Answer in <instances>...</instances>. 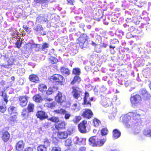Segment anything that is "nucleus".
I'll return each instance as SVG.
<instances>
[{"instance_id": "a19ab883", "label": "nucleus", "mask_w": 151, "mask_h": 151, "mask_svg": "<svg viewBox=\"0 0 151 151\" xmlns=\"http://www.w3.org/2000/svg\"><path fill=\"white\" fill-rule=\"evenodd\" d=\"M49 61L52 63L53 64L56 63L58 62V60L56 58L51 57L49 58Z\"/></svg>"}, {"instance_id": "473e14b6", "label": "nucleus", "mask_w": 151, "mask_h": 151, "mask_svg": "<svg viewBox=\"0 0 151 151\" xmlns=\"http://www.w3.org/2000/svg\"><path fill=\"white\" fill-rule=\"evenodd\" d=\"M6 110L5 105L3 104L1 102H0V112L4 113L5 111Z\"/></svg>"}, {"instance_id": "e433bc0d", "label": "nucleus", "mask_w": 151, "mask_h": 151, "mask_svg": "<svg viewBox=\"0 0 151 151\" xmlns=\"http://www.w3.org/2000/svg\"><path fill=\"white\" fill-rule=\"evenodd\" d=\"M38 151H46V147L43 145H41L39 146L37 148Z\"/></svg>"}, {"instance_id": "6ab92c4d", "label": "nucleus", "mask_w": 151, "mask_h": 151, "mask_svg": "<svg viewBox=\"0 0 151 151\" xmlns=\"http://www.w3.org/2000/svg\"><path fill=\"white\" fill-rule=\"evenodd\" d=\"M113 138L114 139H116L119 137L121 134L120 132L118 130L115 129L113 130Z\"/></svg>"}, {"instance_id": "cd10ccee", "label": "nucleus", "mask_w": 151, "mask_h": 151, "mask_svg": "<svg viewBox=\"0 0 151 151\" xmlns=\"http://www.w3.org/2000/svg\"><path fill=\"white\" fill-rule=\"evenodd\" d=\"M54 112L61 115H64V114H65V112H66V111L65 109L61 108L55 110Z\"/></svg>"}, {"instance_id": "37998d69", "label": "nucleus", "mask_w": 151, "mask_h": 151, "mask_svg": "<svg viewBox=\"0 0 151 151\" xmlns=\"http://www.w3.org/2000/svg\"><path fill=\"white\" fill-rule=\"evenodd\" d=\"M34 29L35 30L38 32H40L41 31L43 30V28L40 25H37Z\"/></svg>"}, {"instance_id": "f3484780", "label": "nucleus", "mask_w": 151, "mask_h": 151, "mask_svg": "<svg viewBox=\"0 0 151 151\" xmlns=\"http://www.w3.org/2000/svg\"><path fill=\"white\" fill-rule=\"evenodd\" d=\"M81 78L79 76H75L71 83V84L73 85L76 83H79L81 81Z\"/></svg>"}, {"instance_id": "4c0bfd02", "label": "nucleus", "mask_w": 151, "mask_h": 151, "mask_svg": "<svg viewBox=\"0 0 151 151\" xmlns=\"http://www.w3.org/2000/svg\"><path fill=\"white\" fill-rule=\"evenodd\" d=\"M2 96L3 97L4 101L5 102L6 104H7L8 101V97L5 91L2 92Z\"/></svg>"}, {"instance_id": "680f3d73", "label": "nucleus", "mask_w": 151, "mask_h": 151, "mask_svg": "<svg viewBox=\"0 0 151 151\" xmlns=\"http://www.w3.org/2000/svg\"><path fill=\"white\" fill-rule=\"evenodd\" d=\"M32 48H37L39 47L40 45L39 44H35L34 43L32 44Z\"/></svg>"}, {"instance_id": "72a5a7b5", "label": "nucleus", "mask_w": 151, "mask_h": 151, "mask_svg": "<svg viewBox=\"0 0 151 151\" xmlns=\"http://www.w3.org/2000/svg\"><path fill=\"white\" fill-rule=\"evenodd\" d=\"M71 109L76 111H77L80 109V107L77 104H75L72 106Z\"/></svg>"}, {"instance_id": "c756f323", "label": "nucleus", "mask_w": 151, "mask_h": 151, "mask_svg": "<svg viewBox=\"0 0 151 151\" xmlns=\"http://www.w3.org/2000/svg\"><path fill=\"white\" fill-rule=\"evenodd\" d=\"M48 120L55 123L58 122L59 121V118L58 117L55 116H53L50 118H49Z\"/></svg>"}, {"instance_id": "2eb2a0df", "label": "nucleus", "mask_w": 151, "mask_h": 151, "mask_svg": "<svg viewBox=\"0 0 151 151\" xmlns=\"http://www.w3.org/2000/svg\"><path fill=\"white\" fill-rule=\"evenodd\" d=\"M24 144L22 141H20L16 144V149L18 151H22L24 147Z\"/></svg>"}, {"instance_id": "79ce46f5", "label": "nucleus", "mask_w": 151, "mask_h": 151, "mask_svg": "<svg viewBox=\"0 0 151 151\" xmlns=\"http://www.w3.org/2000/svg\"><path fill=\"white\" fill-rule=\"evenodd\" d=\"M108 133V131L106 128H104L101 131V133L102 136L106 135Z\"/></svg>"}, {"instance_id": "7c9ffc66", "label": "nucleus", "mask_w": 151, "mask_h": 151, "mask_svg": "<svg viewBox=\"0 0 151 151\" xmlns=\"http://www.w3.org/2000/svg\"><path fill=\"white\" fill-rule=\"evenodd\" d=\"M29 112L26 109H23L22 110V115L24 117L27 118L29 115Z\"/></svg>"}, {"instance_id": "c03bdc74", "label": "nucleus", "mask_w": 151, "mask_h": 151, "mask_svg": "<svg viewBox=\"0 0 151 151\" xmlns=\"http://www.w3.org/2000/svg\"><path fill=\"white\" fill-rule=\"evenodd\" d=\"M94 125L95 127H97L100 123V121L96 118H95L93 120Z\"/></svg>"}, {"instance_id": "a211bd4d", "label": "nucleus", "mask_w": 151, "mask_h": 151, "mask_svg": "<svg viewBox=\"0 0 151 151\" xmlns=\"http://www.w3.org/2000/svg\"><path fill=\"white\" fill-rule=\"evenodd\" d=\"M65 122L63 121L56 124L55 125V127L58 129L64 128L65 127Z\"/></svg>"}, {"instance_id": "13d9d810", "label": "nucleus", "mask_w": 151, "mask_h": 151, "mask_svg": "<svg viewBox=\"0 0 151 151\" xmlns=\"http://www.w3.org/2000/svg\"><path fill=\"white\" fill-rule=\"evenodd\" d=\"M137 130L136 129H135L134 131V133L135 134H136L138 133H139L140 131V129H139V127H137Z\"/></svg>"}, {"instance_id": "c9c22d12", "label": "nucleus", "mask_w": 151, "mask_h": 151, "mask_svg": "<svg viewBox=\"0 0 151 151\" xmlns=\"http://www.w3.org/2000/svg\"><path fill=\"white\" fill-rule=\"evenodd\" d=\"M73 140L71 138H69L65 141V146H70L71 145Z\"/></svg>"}, {"instance_id": "e2e57ef3", "label": "nucleus", "mask_w": 151, "mask_h": 151, "mask_svg": "<svg viewBox=\"0 0 151 151\" xmlns=\"http://www.w3.org/2000/svg\"><path fill=\"white\" fill-rule=\"evenodd\" d=\"M68 3L71 5H73V3L75 2L74 0H67Z\"/></svg>"}, {"instance_id": "c85d7f7f", "label": "nucleus", "mask_w": 151, "mask_h": 151, "mask_svg": "<svg viewBox=\"0 0 151 151\" xmlns=\"http://www.w3.org/2000/svg\"><path fill=\"white\" fill-rule=\"evenodd\" d=\"M39 90L42 92L46 91L47 87L46 86L43 84H40L38 88Z\"/></svg>"}, {"instance_id": "052dcab7", "label": "nucleus", "mask_w": 151, "mask_h": 151, "mask_svg": "<svg viewBox=\"0 0 151 151\" xmlns=\"http://www.w3.org/2000/svg\"><path fill=\"white\" fill-rule=\"evenodd\" d=\"M11 65L10 64H7L6 65H1L2 67H4L5 68H10Z\"/></svg>"}, {"instance_id": "a878e982", "label": "nucleus", "mask_w": 151, "mask_h": 151, "mask_svg": "<svg viewBox=\"0 0 151 151\" xmlns=\"http://www.w3.org/2000/svg\"><path fill=\"white\" fill-rule=\"evenodd\" d=\"M73 74L76 76H79L80 75L81 72L80 68H73L72 71Z\"/></svg>"}, {"instance_id": "de8ad7c7", "label": "nucleus", "mask_w": 151, "mask_h": 151, "mask_svg": "<svg viewBox=\"0 0 151 151\" xmlns=\"http://www.w3.org/2000/svg\"><path fill=\"white\" fill-rule=\"evenodd\" d=\"M17 116L15 115H14L10 117L9 119L10 121L12 122H14L17 121Z\"/></svg>"}, {"instance_id": "774afa93", "label": "nucleus", "mask_w": 151, "mask_h": 151, "mask_svg": "<svg viewBox=\"0 0 151 151\" xmlns=\"http://www.w3.org/2000/svg\"><path fill=\"white\" fill-rule=\"evenodd\" d=\"M23 27L26 31H27V30L28 29V27L26 25H24L23 26Z\"/></svg>"}, {"instance_id": "aec40b11", "label": "nucleus", "mask_w": 151, "mask_h": 151, "mask_svg": "<svg viewBox=\"0 0 151 151\" xmlns=\"http://www.w3.org/2000/svg\"><path fill=\"white\" fill-rule=\"evenodd\" d=\"M29 78L30 81L33 82L37 83L39 81L38 77L34 74L30 75L29 77Z\"/></svg>"}, {"instance_id": "0eeeda50", "label": "nucleus", "mask_w": 151, "mask_h": 151, "mask_svg": "<svg viewBox=\"0 0 151 151\" xmlns=\"http://www.w3.org/2000/svg\"><path fill=\"white\" fill-rule=\"evenodd\" d=\"M93 115V114L92 111L88 109H83V113L81 114L82 116L88 119L91 118Z\"/></svg>"}, {"instance_id": "338daca9", "label": "nucleus", "mask_w": 151, "mask_h": 151, "mask_svg": "<svg viewBox=\"0 0 151 151\" xmlns=\"http://www.w3.org/2000/svg\"><path fill=\"white\" fill-rule=\"evenodd\" d=\"M28 65H30V66H32V68H34L35 66V65L34 64L32 63V62H29L28 63Z\"/></svg>"}, {"instance_id": "864d4df0", "label": "nucleus", "mask_w": 151, "mask_h": 151, "mask_svg": "<svg viewBox=\"0 0 151 151\" xmlns=\"http://www.w3.org/2000/svg\"><path fill=\"white\" fill-rule=\"evenodd\" d=\"M49 46V44L46 43H44L42 45V50L45 49L47 48H48Z\"/></svg>"}, {"instance_id": "4d7b16f0", "label": "nucleus", "mask_w": 151, "mask_h": 151, "mask_svg": "<svg viewBox=\"0 0 151 151\" xmlns=\"http://www.w3.org/2000/svg\"><path fill=\"white\" fill-rule=\"evenodd\" d=\"M118 42L117 40L116 39H114L113 40H111L110 43L111 45L115 44L116 43Z\"/></svg>"}, {"instance_id": "a18cd8bd", "label": "nucleus", "mask_w": 151, "mask_h": 151, "mask_svg": "<svg viewBox=\"0 0 151 151\" xmlns=\"http://www.w3.org/2000/svg\"><path fill=\"white\" fill-rule=\"evenodd\" d=\"M140 93L144 97H147V93L145 89H142L140 91Z\"/></svg>"}, {"instance_id": "1a4fd4ad", "label": "nucleus", "mask_w": 151, "mask_h": 151, "mask_svg": "<svg viewBox=\"0 0 151 151\" xmlns=\"http://www.w3.org/2000/svg\"><path fill=\"white\" fill-rule=\"evenodd\" d=\"M29 98L26 96H21L19 97V104L22 107L26 106L28 102L27 99Z\"/></svg>"}, {"instance_id": "49530a36", "label": "nucleus", "mask_w": 151, "mask_h": 151, "mask_svg": "<svg viewBox=\"0 0 151 151\" xmlns=\"http://www.w3.org/2000/svg\"><path fill=\"white\" fill-rule=\"evenodd\" d=\"M22 43V42L20 39L18 40L15 44L16 47L18 48H20L21 46Z\"/></svg>"}, {"instance_id": "20e7f679", "label": "nucleus", "mask_w": 151, "mask_h": 151, "mask_svg": "<svg viewBox=\"0 0 151 151\" xmlns=\"http://www.w3.org/2000/svg\"><path fill=\"white\" fill-rule=\"evenodd\" d=\"M130 101L132 106L134 107L137 104L141 102V98L139 95H136L131 97Z\"/></svg>"}, {"instance_id": "4468645a", "label": "nucleus", "mask_w": 151, "mask_h": 151, "mask_svg": "<svg viewBox=\"0 0 151 151\" xmlns=\"http://www.w3.org/2000/svg\"><path fill=\"white\" fill-rule=\"evenodd\" d=\"M89 93L87 92H85V96L84 98V103L85 104L87 105L88 107L91 106V104L90 102L88 101L89 99Z\"/></svg>"}, {"instance_id": "69168bd1", "label": "nucleus", "mask_w": 151, "mask_h": 151, "mask_svg": "<svg viewBox=\"0 0 151 151\" xmlns=\"http://www.w3.org/2000/svg\"><path fill=\"white\" fill-rule=\"evenodd\" d=\"M86 148L85 147H81L79 148L78 151H86Z\"/></svg>"}, {"instance_id": "bb28decb", "label": "nucleus", "mask_w": 151, "mask_h": 151, "mask_svg": "<svg viewBox=\"0 0 151 151\" xmlns=\"http://www.w3.org/2000/svg\"><path fill=\"white\" fill-rule=\"evenodd\" d=\"M143 134L145 136L148 137H151V129H147L143 132Z\"/></svg>"}, {"instance_id": "423d86ee", "label": "nucleus", "mask_w": 151, "mask_h": 151, "mask_svg": "<svg viewBox=\"0 0 151 151\" xmlns=\"http://www.w3.org/2000/svg\"><path fill=\"white\" fill-rule=\"evenodd\" d=\"M87 124V122L85 120L83 121L78 124V130L81 133H85L86 132V127Z\"/></svg>"}, {"instance_id": "9d476101", "label": "nucleus", "mask_w": 151, "mask_h": 151, "mask_svg": "<svg viewBox=\"0 0 151 151\" xmlns=\"http://www.w3.org/2000/svg\"><path fill=\"white\" fill-rule=\"evenodd\" d=\"M101 104L103 106L106 107L111 106L112 104L111 99L109 98H105L103 99Z\"/></svg>"}, {"instance_id": "4be33fe9", "label": "nucleus", "mask_w": 151, "mask_h": 151, "mask_svg": "<svg viewBox=\"0 0 151 151\" xmlns=\"http://www.w3.org/2000/svg\"><path fill=\"white\" fill-rule=\"evenodd\" d=\"M10 137V134L7 132H5L3 134L2 139L4 142H7L9 140Z\"/></svg>"}, {"instance_id": "6e6552de", "label": "nucleus", "mask_w": 151, "mask_h": 151, "mask_svg": "<svg viewBox=\"0 0 151 151\" xmlns=\"http://www.w3.org/2000/svg\"><path fill=\"white\" fill-rule=\"evenodd\" d=\"M72 89H73L72 93L73 97L76 99H78L80 97L81 93L80 89L74 86L72 87Z\"/></svg>"}, {"instance_id": "5701e85b", "label": "nucleus", "mask_w": 151, "mask_h": 151, "mask_svg": "<svg viewBox=\"0 0 151 151\" xmlns=\"http://www.w3.org/2000/svg\"><path fill=\"white\" fill-rule=\"evenodd\" d=\"M9 114H11L17 113V108L13 106H10L8 109Z\"/></svg>"}, {"instance_id": "3c124183", "label": "nucleus", "mask_w": 151, "mask_h": 151, "mask_svg": "<svg viewBox=\"0 0 151 151\" xmlns=\"http://www.w3.org/2000/svg\"><path fill=\"white\" fill-rule=\"evenodd\" d=\"M18 35L17 32L16 30L13 31V32L11 33V35L15 38H17V37H18Z\"/></svg>"}, {"instance_id": "2f4dec72", "label": "nucleus", "mask_w": 151, "mask_h": 151, "mask_svg": "<svg viewBox=\"0 0 151 151\" xmlns=\"http://www.w3.org/2000/svg\"><path fill=\"white\" fill-rule=\"evenodd\" d=\"M25 72V69L22 68H19L17 71V73L20 76H22L24 75Z\"/></svg>"}, {"instance_id": "5fc2aeb1", "label": "nucleus", "mask_w": 151, "mask_h": 151, "mask_svg": "<svg viewBox=\"0 0 151 151\" xmlns=\"http://www.w3.org/2000/svg\"><path fill=\"white\" fill-rule=\"evenodd\" d=\"M50 142L49 141V140L47 139L44 142V145L46 147L48 146H50Z\"/></svg>"}, {"instance_id": "ddd939ff", "label": "nucleus", "mask_w": 151, "mask_h": 151, "mask_svg": "<svg viewBox=\"0 0 151 151\" xmlns=\"http://www.w3.org/2000/svg\"><path fill=\"white\" fill-rule=\"evenodd\" d=\"M73 141L75 144L79 145H84L85 143V139L79 138L77 137H76L74 138Z\"/></svg>"}, {"instance_id": "dca6fc26", "label": "nucleus", "mask_w": 151, "mask_h": 151, "mask_svg": "<svg viewBox=\"0 0 151 151\" xmlns=\"http://www.w3.org/2000/svg\"><path fill=\"white\" fill-rule=\"evenodd\" d=\"M68 136V134L66 132H60L58 134V137L60 139H65Z\"/></svg>"}, {"instance_id": "0e129e2a", "label": "nucleus", "mask_w": 151, "mask_h": 151, "mask_svg": "<svg viewBox=\"0 0 151 151\" xmlns=\"http://www.w3.org/2000/svg\"><path fill=\"white\" fill-rule=\"evenodd\" d=\"M115 117V116H114L112 115V114L110 115L109 116V119L110 120H113L114 119Z\"/></svg>"}, {"instance_id": "7ed1b4c3", "label": "nucleus", "mask_w": 151, "mask_h": 151, "mask_svg": "<svg viewBox=\"0 0 151 151\" xmlns=\"http://www.w3.org/2000/svg\"><path fill=\"white\" fill-rule=\"evenodd\" d=\"M88 37L86 34L81 35L77 40V42L81 48L86 47L87 46V41Z\"/></svg>"}, {"instance_id": "f03ea898", "label": "nucleus", "mask_w": 151, "mask_h": 151, "mask_svg": "<svg viewBox=\"0 0 151 151\" xmlns=\"http://www.w3.org/2000/svg\"><path fill=\"white\" fill-rule=\"evenodd\" d=\"M89 144L92 146L100 147L102 146L106 141V139H99L96 136H94L90 138Z\"/></svg>"}, {"instance_id": "f8f14e48", "label": "nucleus", "mask_w": 151, "mask_h": 151, "mask_svg": "<svg viewBox=\"0 0 151 151\" xmlns=\"http://www.w3.org/2000/svg\"><path fill=\"white\" fill-rule=\"evenodd\" d=\"M36 116L41 120L46 119L48 117L44 112L42 111H38L36 114Z\"/></svg>"}, {"instance_id": "393cba45", "label": "nucleus", "mask_w": 151, "mask_h": 151, "mask_svg": "<svg viewBox=\"0 0 151 151\" xmlns=\"http://www.w3.org/2000/svg\"><path fill=\"white\" fill-rule=\"evenodd\" d=\"M34 1L37 3L42 4V6L45 5V7H46L47 6V0H34Z\"/></svg>"}, {"instance_id": "b1692460", "label": "nucleus", "mask_w": 151, "mask_h": 151, "mask_svg": "<svg viewBox=\"0 0 151 151\" xmlns=\"http://www.w3.org/2000/svg\"><path fill=\"white\" fill-rule=\"evenodd\" d=\"M33 99L34 101L37 102H41L42 100L41 96L39 94L35 95L33 97Z\"/></svg>"}, {"instance_id": "412c9836", "label": "nucleus", "mask_w": 151, "mask_h": 151, "mask_svg": "<svg viewBox=\"0 0 151 151\" xmlns=\"http://www.w3.org/2000/svg\"><path fill=\"white\" fill-rule=\"evenodd\" d=\"M61 72L65 76H67L70 74L69 70L67 68L65 67H61L60 68Z\"/></svg>"}, {"instance_id": "ea45409f", "label": "nucleus", "mask_w": 151, "mask_h": 151, "mask_svg": "<svg viewBox=\"0 0 151 151\" xmlns=\"http://www.w3.org/2000/svg\"><path fill=\"white\" fill-rule=\"evenodd\" d=\"M34 108V105L32 104H29L28 106V110L29 112H32Z\"/></svg>"}, {"instance_id": "58836bf2", "label": "nucleus", "mask_w": 151, "mask_h": 151, "mask_svg": "<svg viewBox=\"0 0 151 151\" xmlns=\"http://www.w3.org/2000/svg\"><path fill=\"white\" fill-rule=\"evenodd\" d=\"M81 117L80 116H76L74 119L73 120V122L75 123H78L81 119Z\"/></svg>"}, {"instance_id": "603ef678", "label": "nucleus", "mask_w": 151, "mask_h": 151, "mask_svg": "<svg viewBox=\"0 0 151 151\" xmlns=\"http://www.w3.org/2000/svg\"><path fill=\"white\" fill-rule=\"evenodd\" d=\"M51 151H61V149L59 147H53L52 148Z\"/></svg>"}, {"instance_id": "8fccbe9b", "label": "nucleus", "mask_w": 151, "mask_h": 151, "mask_svg": "<svg viewBox=\"0 0 151 151\" xmlns=\"http://www.w3.org/2000/svg\"><path fill=\"white\" fill-rule=\"evenodd\" d=\"M32 44L31 43H28L26 45V47L27 49H28L30 50H31L32 49Z\"/></svg>"}, {"instance_id": "f257e3e1", "label": "nucleus", "mask_w": 151, "mask_h": 151, "mask_svg": "<svg viewBox=\"0 0 151 151\" xmlns=\"http://www.w3.org/2000/svg\"><path fill=\"white\" fill-rule=\"evenodd\" d=\"M139 117V114L135 111L124 115L122 118V120L126 126L129 128L134 125L137 126L139 123H140Z\"/></svg>"}, {"instance_id": "bf43d9fd", "label": "nucleus", "mask_w": 151, "mask_h": 151, "mask_svg": "<svg viewBox=\"0 0 151 151\" xmlns=\"http://www.w3.org/2000/svg\"><path fill=\"white\" fill-rule=\"evenodd\" d=\"M24 151H33V149L32 148L29 147L26 148L24 149Z\"/></svg>"}, {"instance_id": "9b49d317", "label": "nucleus", "mask_w": 151, "mask_h": 151, "mask_svg": "<svg viewBox=\"0 0 151 151\" xmlns=\"http://www.w3.org/2000/svg\"><path fill=\"white\" fill-rule=\"evenodd\" d=\"M65 96L63 95L60 92H59L55 97V99L59 103H62L65 100Z\"/></svg>"}, {"instance_id": "39448f33", "label": "nucleus", "mask_w": 151, "mask_h": 151, "mask_svg": "<svg viewBox=\"0 0 151 151\" xmlns=\"http://www.w3.org/2000/svg\"><path fill=\"white\" fill-rule=\"evenodd\" d=\"M51 81L54 82H58L61 83L64 80L63 77L62 75L59 74H55L51 76L50 78Z\"/></svg>"}, {"instance_id": "f704fd0d", "label": "nucleus", "mask_w": 151, "mask_h": 151, "mask_svg": "<svg viewBox=\"0 0 151 151\" xmlns=\"http://www.w3.org/2000/svg\"><path fill=\"white\" fill-rule=\"evenodd\" d=\"M56 104V103L55 102H53L51 103H48L46 104V105L47 107L51 109H53Z\"/></svg>"}, {"instance_id": "6e6d98bb", "label": "nucleus", "mask_w": 151, "mask_h": 151, "mask_svg": "<svg viewBox=\"0 0 151 151\" xmlns=\"http://www.w3.org/2000/svg\"><path fill=\"white\" fill-rule=\"evenodd\" d=\"M53 92V90L52 88H50L48 89V90L47 91L46 94L47 95H50Z\"/></svg>"}, {"instance_id": "09e8293b", "label": "nucleus", "mask_w": 151, "mask_h": 151, "mask_svg": "<svg viewBox=\"0 0 151 151\" xmlns=\"http://www.w3.org/2000/svg\"><path fill=\"white\" fill-rule=\"evenodd\" d=\"M64 115H65L64 118L66 120L69 119L71 116V114L67 112L66 111V112H65V114H64Z\"/></svg>"}]
</instances>
